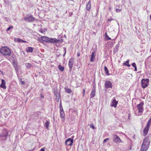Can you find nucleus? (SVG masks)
Returning <instances> with one entry per match:
<instances>
[{
	"label": "nucleus",
	"instance_id": "1",
	"mask_svg": "<svg viewBox=\"0 0 151 151\" xmlns=\"http://www.w3.org/2000/svg\"><path fill=\"white\" fill-rule=\"evenodd\" d=\"M150 143V141L148 137L144 139L141 148V151H146L148 149Z\"/></svg>",
	"mask_w": 151,
	"mask_h": 151
},
{
	"label": "nucleus",
	"instance_id": "2",
	"mask_svg": "<svg viewBox=\"0 0 151 151\" xmlns=\"http://www.w3.org/2000/svg\"><path fill=\"white\" fill-rule=\"evenodd\" d=\"M0 52L4 56H9L11 55V51L7 47H3L0 49Z\"/></svg>",
	"mask_w": 151,
	"mask_h": 151
},
{
	"label": "nucleus",
	"instance_id": "3",
	"mask_svg": "<svg viewBox=\"0 0 151 151\" xmlns=\"http://www.w3.org/2000/svg\"><path fill=\"white\" fill-rule=\"evenodd\" d=\"M144 104V103L142 102H141L140 103L137 105V107L139 111L138 113L135 112V114L137 116H140L141 115L142 113L143 112V106Z\"/></svg>",
	"mask_w": 151,
	"mask_h": 151
},
{
	"label": "nucleus",
	"instance_id": "4",
	"mask_svg": "<svg viewBox=\"0 0 151 151\" xmlns=\"http://www.w3.org/2000/svg\"><path fill=\"white\" fill-rule=\"evenodd\" d=\"M149 80L148 79L143 78L141 81L142 87L143 88H145L147 87L149 83Z\"/></svg>",
	"mask_w": 151,
	"mask_h": 151
},
{
	"label": "nucleus",
	"instance_id": "5",
	"mask_svg": "<svg viewBox=\"0 0 151 151\" xmlns=\"http://www.w3.org/2000/svg\"><path fill=\"white\" fill-rule=\"evenodd\" d=\"M74 64V58H71L70 59L68 62V66L69 67V70L70 71H71L73 65Z\"/></svg>",
	"mask_w": 151,
	"mask_h": 151
},
{
	"label": "nucleus",
	"instance_id": "6",
	"mask_svg": "<svg viewBox=\"0 0 151 151\" xmlns=\"http://www.w3.org/2000/svg\"><path fill=\"white\" fill-rule=\"evenodd\" d=\"M35 18L32 16L30 15L29 17H27L24 18V20L27 22H32L35 20Z\"/></svg>",
	"mask_w": 151,
	"mask_h": 151
},
{
	"label": "nucleus",
	"instance_id": "7",
	"mask_svg": "<svg viewBox=\"0 0 151 151\" xmlns=\"http://www.w3.org/2000/svg\"><path fill=\"white\" fill-rule=\"evenodd\" d=\"M73 143V139L70 138H69L67 139L65 141V144L67 146H71L72 145Z\"/></svg>",
	"mask_w": 151,
	"mask_h": 151
},
{
	"label": "nucleus",
	"instance_id": "8",
	"mask_svg": "<svg viewBox=\"0 0 151 151\" xmlns=\"http://www.w3.org/2000/svg\"><path fill=\"white\" fill-rule=\"evenodd\" d=\"M105 87L106 88H112V84L109 81H106L105 83Z\"/></svg>",
	"mask_w": 151,
	"mask_h": 151
},
{
	"label": "nucleus",
	"instance_id": "9",
	"mask_svg": "<svg viewBox=\"0 0 151 151\" xmlns=\"http://www.w3.org/2000/svg\"><path fill=\"white\" fill-rule=\"evenodd\" d=\"M96 88L93 86L92 88L91 91L90 95V98H93L95 95Z\"/></svg>",
	"mask_w": 151,
	"mask_h": 151
},
{
	"label": "nucleus",
	"instance_id": "10",
	"mask_svg": "<svg viewBox=\"0 0 151 151\" xmlns=\"http://www.w3.org/2000/svg\"><path fill=\"white\" fill-rule=\"evenodd\" d=\"M60 40H58L56 38H50V39L49 41V43H59Z\"/></svg>",
	"mask_w": 151,
	"mask_h": 151
},
{
	"label": "nucleus",
	"instance_id": "11",
	"mask_svg": "<svg viewBox=\"0 0 151 151\" xmlns=\"http://www.w3.org/2000/svg\"><path fill=\"white\" fill-rule=\"evenodd\" d=\"M54 93L55 96L56 97V99L57 102H59L60 99V95L59 92L56 90H54Z\"/></svg>",
	"mask_w": 151,
	"mask_h": 151
},
{
	"label": "nucleus",
	"instance_id": "12",
	"mask_svg": "<svg viewBox=\"0 0 151 151\" xmlns=\"http://www.w3.org/2000/svg\"><path fill=\"white\" fill-rule=\"evenodd\" d=\"M118 104V101H116L115 99V98H114L112 99L111 104V106L112 107H114L115 108L116 107V105Z\"/></svg>",
	"mask_w": 151,
	"mask_h": 151
},
{
	"label": "nucleus",
	"instance_id": "13",
	"mask_svg": "<svg viewBox=\"0 0 151 151\" xmlns=\"http://www.w3.org/2000/svg\"><path fill=\"white\" fill-rule=\"evenodd\" d=\"M113 139L114 142L116 143H119L121 142V139L118 136L116 135L114 136Z\"/></svg>",
	"mask_w": 151,
	"mask_h": 151
},
{
	"label": "nucleus",
	"instance_id": "14",
	"mask_svg": "<svg viewBox=\"0 0 151 151\" xmlns=\"http://www.w3.org/2000/svg\"><path fill=\"white\" fill-rule=\"evenodd\" d=\"M6 83L5 81L3 79L1 80V83L0 85L1 88L5 89L6 88L5 85Z\"/></svg>",
	"mask_w": 151,
	"mask_h": 151
},
{
	"label": "nucleus",
	"instance_id": "15",
	"mask_svg": "<svg viewBox=\"0 0 151 151\" xmlns=\"http://www.w3.org/2000/svg\"><path fill=\"white\" fill-rule=\"evenodd\" d=\"M96 55V53L95 52H93L92 53L90 59V61L91 62H93L95 60Z\"/></svg>",
	"mask_w": 151,
	"mask_h": 151
},
{
	"label": "nucleus",
	"instance_id": "16",
	"mask_svg": "<svg viewBox=\"0 0 151 151\" xmlns=\"http://www.w3.org/2000/svg\"><path fill=\"white\" fill-rule=\"evenodd\" d=\"M42 42H45L48 43L50 38L45 36H42Z\"/></svg>",
	"mask_w": 151,
	"mask_h": 151
},
{
	"label": "nucleus",
	"instance_id": "17",
	"mask_svg": "<svg viewBox=\"0 0 151 151\" xmlns=\"http://www.w3.org/2000/svg\"><path fill=\"white\" fill-rule=\"evenodd\" d=\"M60 116L61 118H62L63 119L62 121H64V117L65 116V114L64 113V111L63 110L60 111Z\"/></svg>",
	"mask_w": 151,
	"mask_h": 151
},
{
	"label": "nucleus",
	"instance_id": "18",
	"mask_svg": "<svg viewBox=\"0 0 151 151\" xmlns=\"http://www.w3.org/2000/svg\"><path fill=\"white\" fill-rule=\"evenodd\" d=\"M91 7V1H89L88 4L86 5V10L88 11L89 10Z\"/></svg>",
	"mask_w": 151,
	"mask_h": 151
},
{
	"label": "nucleus",
	"instance_id": "19",
	"mask_svg": "<svg viewBox=\"0 0 151 151\" xmlns=\"http://www.w3.org/2000/svg\"><path fill=\"white\" fill-rule=\"evenodd\" d=\"M33 48L31 47H27L26 49V51L27 52H32L33 51Z\"/></svg>",
	"mask_w": 151,
	"mask_h": 151
},
{
	"label": "nucleus",
	"instance_id": "20",
	"mask_svg": "<svg viewBox=\"0 0 151 151\" xmlns=\"http://www.w3.org/2000/svg\"><path fill=\"white\" fill-rule=\"evenodd\" d=\"M50 124V122L49 121H46V122L44 124V126L47 129H49V124Z\"/></svg>",
	"mask_w": 151,
	"mask_h": 151
},
{
	"label": "nucleus",
	"instance_id": "21",
	"mask_svg": "<svg viewBox=\"0 0 151 151\" xmlns=\"http://www.w3.org/2000/svg\"><path fill=\"white\" fill-rule=\"evenodd\" d=\"M129 60H128L126 62H124L123 64L124 65L127 66L128 67H130V65L129 64Z\"/></svg>",
	"mask_w": 151,
	"mask_h": 151
},
{
	"label": "nucleus",
	"instance_id": "22",
	"mask_svg": "<svg viewBox=\"0 0 151 151\" xmlns=\"http://www.w3.org/2000/svg\"><path fill=\"white\" fill-rule=\"evenodd\" d=\"M65 90L66 92L67 93H70L72 92V91L70 88L67 89L66 88H65Z\"/></svg>",
	"mask_w": 151,
	"mask_h": 151
},
{
	"label": "nucleus",
	"instance_id": "23",
	"mask_svg": "<svg viewBox=\"0 0 151 151\" xmlns=\"http://www.w3.org/2000/svg\"><path fill=\"white\" fill-rule=\"evenodd\" d=\"M149 127L146 126L143 130V132H148Z\"/></svg>",
	"mask_w": 151,
	"mask_h": 151
},
{
	"label": "nucleus",
	"instance_id": "24",
	"mask_svg": "<svg viewBox=\"0 0 151 151\" xmlns=\"http://www.w3.org/2000/svg\"><path fill=\"white\" fill-rule=\"evenodd\" d=\"M104 70L106 74L107 75H109V70H108L107 68L106 67V66L104 67Z\"/></svg>",
	"mask_w": 151,
	"mask_h": 151
},
{
	"label": "nucleus",
	"instance_id": "25",
	"mask_svg": "<svg viewBox=\"0 0 151 151\" xmlns=\"http://www.w3.org/2000/svg\"><path fill=\"white\" fill-rule=\"evenodd\" d=\"M58 68L59 69L61 70V71H63L64 70V68L63 66H62L61 65H59L58 66Z\"/></svg>",
	"mask_w": 151,
	"mask_h": 151
},
{
	"label": "nucleus",
	"instance_id": "26",
	"mask_svg": "<svg viewBox=\"0 0 151 151\" xmlns=\"http://www.w3.org/2000/svg\"><path fill=\"white\" fill-rule=\"evenodd\" d=\"M26 66L27 68H30L32 67V65L31 64L29 63H26Z\"/></svg>",
	"mask_w": 151,
	"mask_h": 151
},
{
	"label": "nucleus",
	"instance_id": "27",
	"mask_svg": "<svg viewBox=\"0 0 151 151\" xmlns=\"http://www.w3.org/2000/svg\"><path fill=\"white\" fill-rule=\"evenodd\" d=\"M151 124V118L148 121L146 126L150 127Z\"/></svg>",
	"mask_w": 151,
	"mask_h": 151
},
{
	"label": "nucleus",
	"instance_id": "28",
	"mask_svg": "<svg viewBox=\"0 0 151 151\" xmlns=\"http://www.w3.org/2000/svg\"><path fill=\"white\" fill-rule=\"evenodd\" d=\"M88 125H89L90 127L93 129H95V127L93 124H89Z\"/></svg>",
	"mask_w": 151,
	"mask_h": 151
},
{
	"label": "nucleus",
	"instance_id": "29",
	"mask_svg": "<svg viewBox=\"0 0 151 151\" xmlns=\"http://www.w3.org/2000/svg\"><path fill=\"white\" fill-rule=\"evenodd\" d=\"M37 40L38 41H39L40 42L42 43L43 42H42V36L41 37V38H40V37L38 38L37 39Z\"/></svg>",
	"mask_w": 151,
	"mask_h": 151
},
{
	"label": "nucleus",
	"instance_id": "30",
	"mask_svg": "<svg viewBox=\"0 0 151 151\" xmlns=\"http://www.w3.org/2000/svg\"><path fill=\"white\" fill-rule=\"evenodd\" d=\"M60 111L63 110V107L62 105L61 102H60Z\"/></svg>",
	"mask_w": 151,
	"mask_h": 151
},
{
	"label": "nucleus",
	"instance_id": "31",
	"mask_svg": "<svg viewBox=\"0 0 151 151\" xmlns=\"http://www.w3.org/2000/svg\"><path fill=\"white\" fill-rule=\"evenodd\" d=\"M122 10L121 9L116 8V12L118 13L120 12Z\"/></svg>",
	"mask_w": 151,
	"mask_h": 151
},
{
	"label": "nucleus",
	"instance_id": "32",
	"mask_svg": "<svg viewBox=\"0 0 151 151\" xmlns=\"http://www.w3.org/2000/svg\"><path fill=\"white\" fill-rule=\"evenodd\" d=\"M13 27L12 26H10V27H9L8 28H7L6 29V31H9L12 28H13Z\"/></svg>",
	"mask_w": 151,
	"mask_h": 151
},
{
	"label": "nucleus",
	"instance_id": "33",
	"mask_svg": "<svg viewBox=\"0 0 151 151\" xmlns=\"http://www.w3.org/2000/svg\"><path fill=\"white\" fill-rule=\"evenodd\" d=\"M119 44L117 45L115 47V48L116 49V50H117L119 48Z\"/></svg>",
	"mask_w": 151,
	"mask_h": 151
},
{
	"label": "nucleus",
	"instance_id": "34",
	"mask_svg": "<svg viewBox=\"0 0 151 151\" xmlns=\"http://www.w3.org/2000/svg\"><path fill=\"white\" fill-rule=\"evenodd\" d=\"M19 41L20 42H26L25 41L22 40L21 39H19Z\"/></svg>",
	"mask_w": 151,
	"mask_h": 151
},
{
	"label": "nucleus",
	"instance_id": "35",
	"mask_svg": "<svg viewBox=\"0 0 151 151\" xmlns=\"http://www.w3.org/2000/svg\"><path fill=\"white\" fill-rule=\"evenodd\" d=\"M132 66L134 68L136 67V64L135 63H134L132 64Z\"/></svg>",
	"mask_w": 151,
	"mask_h": 151
},
{
	"label": "nucleus",
	"instance_id": "36",
	"mask_svg": "<svg viewBox=\"0 0 151 151\" xmlns=\"http://www.w3.org/2000/svg\"><path fill=\"white\" fill-rule=\"evenodd\" d=\"M116 8L120 9V5H116Z\"/></svg>",
	"mask_w": 151,
	"mask_h": 151
},
{
	"label": "nucleus",
	"instance_id": "37",
	"mask_svg": "<svg viewBox=\"0 0 151 151\" xmlns=\"http://www.w3.org/2000/svg\"><path fill=\"white\" fill-rule=\"evenodd\" d=\"M85 90L84 89H83V92H82V93H83V96H84L85 95Z\"/></svg>",
	"mask_w": 151,
	"mask_h": 151
},
{
	"label": "nucleus",
	"instance_id": "38",
	"mask_svg": "<svg viewBox=\"0 0 151 151\" xmlns=\"http://www.w3.org/2000/svg\"><path fill=\"white\" fill-rule=\"evenodd\" d=\"M109 139L108 138H106L104 139V143L106 142L107 140H108Z\"/></svg>",
	"mask_w": 151,
	"mask_h": 151
},
{
	"label": "nucleus",
	"instance_id": "39",
	"mask_svg": "<svg viewBox=\"0 0 151 151\" xmlns=\"http://www.w3.org/2000/svg\"><path fill=\"white\" fill-rule=\"evenodd\" d=\"M114 19H113L111 18L108 19V21L109 22H111V21L114 20Z\"/></svg>",
	"mask_w": 151,
	"mask_h": 151
},
{
	"label": "nucleus",
	"instance_id": "40",
	"mask_svg": "<svg viewBox=\"0 0 151 151\" xmlns=\"http://www.w3.org/2000/svg\"><path fill=\"white\" fill-rule=\"evenodd\" d=\"M64 50H65V52H64V54H63V56H65V54L66 53V48H65L64 49Z\"/></svg>",
	"mask_w": 151,
	"mask_h": 151
},
{
	"label": "nucleus",
	"instance_id": "41",
	"mask_svg": "<svg viewBox=\"0 0 151 151\" xmlns=\"http://www.w3.org/2000/svg\"><path fill=\"white\" fill-rule=\"evenodd\" d=\"M107 37L108 39H106V40H111V38L110 37H109L108 36H107Z\"/></svg>",
	"mask_w": 151,
	"mask_h": 151
},
{
	"label": "nucleus",
	"instance_id": "42",
	"mask_svg": "<svg viewBox=\"0 0 151 151\" xmlns=\"http://www.w3.org/2000/svg\"><path fill=\"white\" fill-rule=\"evenodd\" d=\"M45 151V148H42L40 150V151Z\"/></svg>",
	"mask_w": 151,
	"mask_h": 151
},
{
	"label": "nucleus",
	"instance_id": "43",
	"mask_svg": "<svg viewBox=\"0 0 151 151\" xmlns=\"http://www.w3.org/2000/svg\"><path fill=\"white\" fill-rule=\"evenodd\" d=\"M131 116V115L130 114V113H129L128 114V119H129V118Z\"/></svg>",
	"mask_w": 151,
	"mask_h": 151
},
{
	"label": "nucleus",
	"instance_id": "44",
	"mask_svg": "<svg viewBox=\"0 0 151 151\" xmlns=\"http://www.w3.org/2000/svg\"><path fill=\"white\" fill-rule=\"evenodd\" d=\"M21 83L22 84V85H24L25 83L24 82V81H21Z\"/></svg>",
	"mask_w": 151,
	"mask_h": 151
},
{
	"label": "nucleus",
	"instance_id": "45",
	"mask_svg": "<svg viewBox=\"0 0 151 151\" xmlns=\"http://www.w3.org/2000/svg\"><path fill=\"white\" fill-rule=\"evenodd\" d=\"M77 55L78 56H79L80 55V53L79 52H78Z\"/></svg>",
	"mask_w": 151,
	"mask_h": 151
},
{
	"label": "nucleus",
	"instance_id": "46",
	"mask_svg": "<svg viewBox=\"0 0 151 151\" xmlns=\"http://www.w3.org/2000/svg\"><path fill=\"white\" fill-rule=\"evenodd\" d=\"M134 68H135V69H134V71H137V66L134 67Z\"/></svg>",
	"mask_w": 151,
	"mask_h": 151
},
{
	"label": "nucleus",
	"instance_id": "47",
	"mask_svg": "<svg viewBox=\"0 0 151 151\" xmlns=\"http://www.w3.org/2000/svg\"><path fill=\"white\" fill-rule=\"evenodd\" d=\"M147 134V133L145 132V133H144V134H143V135L145 136Z\"/></svg>",
	"mask_w": 151,
	"mask_h": 151
},
{
	"label": "nucleus",
	"instance_id": "48",
	"mask_svg": "<svg viewBox=\"0 0 151 151\" xmlns=\"http://www.w3.org/2000/svg\"><path fill=\"white\" fill-rule=\"evenodd\" d=\"M107 36H108V35H107V33H105V36H106V37H107Z\"/></svg>",
	"mask_w": 151,
	"mask_h": 151
},
{
	"label": "nucleus",
	"instance_id": "49",
	"mask_svg": "<svg viewBox=\"0 0 151 151\" xmlns=\"http://www.w3.org/2000/svg\"><path fill=\"white\" fill-rule=\"evenodd\" d=\"M111 44H112V45H113L114 44V42H111Z\"/></svg>",
	"mask_w": 151,
	"mask_h": 151
},
{
	"label": "nucleus",
	"instance_id": "50",
	"mask_svg": "<svg viewBox=\"0 0 151 151\" xmlns=\"http://www.w3.org/2000/svg\"><path fill=\"white\" fill-rule=\"evenodd\" d=\"M150 19L151 20V15L150 16Z\"/></svg>",
	"mask_w": 151,
	"mask_h": 151
},
{
	"label": "nucleus",
	"instance_id": "51",
	"mask_svg": "<svg viewBox=\"0 0 151 151\" xmlns=\"http://www.w3.org/2000/svg\"><path fill=\"white\" fill-rule=\"evenodd\" d=\"M111 9V7H110L109 8V9Z\"/></svg>",
	"mask_w": 151,
	"mask_h": 151
},
{
	"label": "nucleus",
	"instance_id": "52",
	"mask_svg": "<svg viewBox=\"0 0 151 151\" xmlns=\"http://www.w3.org/2000/svg\"><path fill=\"white\" fill-rule=\"evenodd\" d=\"M116 1H117V0H116Z\"/></svg>",
	"mask_w": 151,
	"mask_h": 151
}]
</instances>
